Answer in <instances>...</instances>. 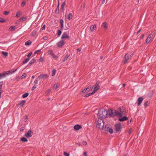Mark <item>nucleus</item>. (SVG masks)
<instances>
[{"instance_id":"nucleus-1","label":"nucleus","mask_w":156,"mask_h":156,"mask_svg":"<svg viewBox=\"0 0 156 156\" xmlns=\"http://www.w3.org/2000/svg\"><path fill=\"white\" fill-rule=\"evenodd\" d=\"M109 114L110 116H114L115 115L117 116L119 118L118 120L120 121H124L128 119V118L125 116H122V112H119L115 110L109 109L108 110Z\"/></svg>"},{"instance_id":"nucleus-2","label":"nucleus","mask_w":156,"mask_h":156,"mask_svg":"<svg viewBox=\"0 0 156 156\" xmlns=\"http://www.w3.org/2000/svg\"><path fill=\"white\" fill-rule=\"evenodd\" d=\"M100 88L99 86L98 85L97 83H96L94 87H93L91 90L92 91L91 93H89L85 95L84 97H88L90 95L93 94L96 91H97Z\"/></svg>"},{"instance_id":"nucleus-3","label":"nucleus","mask_w":156,"mask_h":156,"mask_svg":"<svg viewBox=\"0 0 156 156\" xmlns=\"http://www.w3.org/2000/svg\"><path fill=\"white\" fill-rule=\"evenodd\" d=\"M98 114L100 117L105 118L107 116V112L103 108H102L99 111Z\"/></svg>"},{"instance_id":"nucleus-4","label":"nucleus","mask_w":156,"mask_h":156,"mask_svg":"<svg viewBox=\"0 0 156 156\" xmlns=\"http://www.w3.org/2000/svg\"><path fill=\"white\" fill-rule=\"evenodd\" d=\"M104 125L103 121L101 119H98L97 122V127L101 129H103Z\"/></svg>"},{"instance_id":"nucleus-5","label":"nucleus","mask_w":156,"mask_h":156,"mask_svg":"<svg viewBox=\"0 0 156 156\" xmlns=\"http://www.w3.org/2000/svg\"><path fill=\"white\" fill-rule=\"evenodd\" d=\"M155 37L154 33L152 32L148 36L146 40V42L147 43H149L152 42Z\"/></svg>"},{"instance_id":"nucleus-6","label":"nucleus","mask_w":156,"mask_h":156,"mask_svg":"<svg viewBox=\"0 0 156 156\" xmlns=\"http://www.w3.org/2000/svg\"><path fill=\"white\" fill-rule=\"evenodd\" d=\"M115 130L116 132L119 131L122 128V126L120 123H116L115 125Z\"/></svg>"},{"instance_id":"nucleus-7","label":"nucleus","mask_w":156,"mask_h":156,"mask_svg":"<svg viewBox=\"0 0 156 156\" xmlns=\"http://www.w3.org/2000/svg\"><path fill=\"white\" fill-rule=\"evenodd\" d=\"M48 53L49 54L52 56L55 59H58V56L54 54L53 51L52 50H49L48 51Z\"/></svg>"},{"instance_id":"nucleus-8","label":"nucleus","mask_w":156,"mask_h":156,"mask_svg":"<svg viewBox=\"0 0 156 156\" xmlns=\"http://www.w3.org/2000/svg\"><path fill=\"white\" fill-rule=\"evenodd\" d=\"M33 133L32 131L30 129H29L27 133H26L25 134V136L27 138L31 137L32 136Z\"/></svg>"},{"instance_id":"nucleus-9","label":"nucleus","mask_w":156,"mask_h":156,"mask_svg":"<svg viewBox=\"0 0 156 156\" xmlns=\"http://www.w3.org/2000/svg\"><path fill=\"white\" fill-rule=\"evenodd\" d=\"M48 76L47 74L40 75L37 78V79H39V80L41 78H42L43 79H45L48 78Z\"/></svg>"},{"instance_id":"nucleus-10","label":"nucleus","mask_w":156,"mask_h":156,"mask_svg":"<svg viewBox=\"0 0 156 156\" xmlns=\"http://www.w3.org/2000/svg\"><path fill=\"white\" fill-rule=\"evenodd\" d=\"M64 41L62 40H61L59 41L58 43H57V44L58 47H61L64 45Z\"/></svg>"},{"instance_id":"nucleus-11","label":"nucleus","mask_w":156,"mask_h":156,"mask_svg":"<svg viewBox=\"0 0 156 156\" xmlns=\"http://www.w3.org/2000/svg\"><path fill=\"white\" fill-rule=\"evenodd\" d=\"M91 86H89L86 89H85L84 90H83L82 91V92L84 93L89 92L91 89Z\"/></svg>"},{"instance_id":"nucleus-12","label":"nucleus","mask_w":156,"mask_h":156,"mask_svg":"<svg viewBox=\"0 0 156 156\" xmlns=\"http://www.w3.org/2000/svg\"><path fill=\"white\" fill-rule=\"evenodd\" d=\"M17 69H16L15 71H12V70H10L7 71L6 72H4V73H5V76H6L7 75H8L10 74H12V73H14V72L16 71Z\"/></svg>"},{"instance_id":"nucleus-13","label":"nucleus","mask_w":156,"mask_h":156,"mask_svg":"<svg viewBox=\"0 0 156 156\" xmlns=\"http://www.w3.org/2000/svg\"><path fill=\"white\" fill-rule=\"evenodd\" d=\"M129 54H126L125 56L124 63H126L129 59Z\"/></svg>"},{"instance_id":"nucleus-14","label":"nucleus","mask_w":156,"mask_h":156,"mask_svg":"<svg viewBox=\"0 0 156 156\" xmlns=\"http://www.w3.org/2000/svg\"><path fill=\"white\" fill-rule=\"evenodd\" d=\"M143 100V98L141 97H139L138 100L137 101V104L138 106H139L141 104Z\"/></svg>"},{"instance_id":"nucleus-15","label":"nucleus","mask_w":156,"mask_h":156,"mask_svg":"<svg viewBox=\"0 0 156 156\" xmlns=\"http://www.w3.org/2000/svg\"><path fill=\"white\" fill-rule=\"evenodd\" d=\"M69 38V37L66 33H63L61 37V38L62 39H64Z\"/></svg>"},{"instance_id":"nucleus-16","label":"nucleus","mask_w":156,"mask_h":156,"mask_svg":"<svg viewBox=\"0 0 156 156\" xmlns=\"http://www.w3.org/2000/svg\"><path fill=\"white\" fill-rule=\"evenodd\" d=\"M81 128L82 127L81 126L78 124L75 125L74 127V129L76 130H79L81 129Z\"/></svg>"},{"instance_id":"nucleus-17","label":"nucleus","mask_w":156,"mask_h":156,"mask_svg":"<svg viewBox=\"0 0 156 156\" xmlns=\"http://www.w3.org/2000/svg\"><path fill=\"white\" fill-rule=\"evenodd\" d=\"M60 84L58 83H57L55 84L53 86V89L56 90L57 89L59 86Z\"/></svg>"},{"instance_id":"nucleus-18","label":"nucleus","mask_w":156,"mask_h":156,"mask_svg":"<svg viewBox=\"0 0 156 156\" xmlns=\"http://www.w3.org/2000/svg\"><path fill=\"white\" fill-rule=\"evenodd\" d=\"M96 28V25H92L91 26L90 28V30L91 31H93Z\"/></svg>"},{"instance_id":"nucleus-19","label":"nucleus","mask_w":156,"mask_h":156,"mask_svg":"<svg viewBox=\"0 0 156 156\" xmlns=\"http://www.w3.org/2000/svg\"><path fill=\"white\" fill-rule=\"evenodd\" d=\"M25 101H22L20 103L18 104V106L19 107H23V105L25 104Z\"/></svg>"},{"instance_id":"nucleus-20","label":"nucleus","mask_w":156,"mask_h":156,"mask_svg":"<svg viewBox=\"0 0 156 156\" xmlns=\"http://www.w3.org/2000/svg\"><path fill=\"white\" fill-rule=\"evenodd\" d=\"M15 27L13 26H11L9 29V30L10 31H12L15 30Z\"/></svg>"},{"instance_id":"nucleus-21","label":"nucleus","mask_w":156,"mask_h":156,"mask_svg":"<svg viewBox=\"0 0 156 156\" xmlns=\"http://www.w3.org/2000/svg\"><path fill=\"white\" fill-rule=\"evenodd\" d=\"M60 22L61 25V29H62L64 27V21L63 20L61 19L60 20Z\"/></svg>"},{"instance_id":"nucleus-22","label":"nucleus","mask_w":156,"mask_h":156,"mask_svg":"<svg viewBox=\"0 0 156 156\" xmlns=\"http://www.w3.org/2000/svg\"><path fill=\"white\" fill-rule=\"evenodd\" d=\"M66 5V3L65 2H64L61 5V9L62 10V11H63L64 9L65 8V6Z\"/></svg>"},{"instance_id":"nucleus-23","label":"nucleus","mask_w":156,"mask_h":156,"mask_svg":"<svg viewBox=\"0 0 156 156\" xmlns=\"http://www.w3.org/2000/svg\"><path fill=\"white\" fill-rule=\"evenodd\" d=\"M32 43V42L30 41H28L25 43V45L26 46L30 45Z\"/></svg>"},{"instance_id":"nucleus-24","label":"nucleus","mask_w":156,"mask_h":156,"mask_svg":"<svg viewBox=\"0 0 156 156\" xmlns=\"http://www.w3.org/2000/svg\"><path fill=\"white\" fill-rule=\"evenodd\" d=\"M102 27L104 28H106L107 27V24L106 23H104L102 24Z\"/></svg>"},{"instance_id":"nucleus-25","label":"nucleus","mask_w":156,"mask_h":156,"mask_svg":"<svg viewBox=\"0 0 156 156\" xmlns=\"http://www.w3.org/2000/svg\"><path fill=\"white\" fill-rule=\"evenodd\" d=\"M27 19V18L26 17H23L19 19V20H20L21 22H23L25 20Z\"/></svg>"},{"instance_id":"nucleus-26","label":"nucleus","mask_w":156,"mask_h":156,"mask_svg":"<svg viewBox=\"0 0 156 156\" xmlns=\"http://www.w3.org/2000/svg\"><path fill=\"white\" fill-rule=\"evenodd\" d=\"M21 141L25 142L27 141V140L26 138L24 137H23L21 138Z\"/></svg>"},{"instance_id":"nucleus-27","label":"nucleus","mask_w":156,"mask_h":156,"mask_svg":"<svg viewBox=\"0 0 156 156\" xmlns=\"http://www.w3.org/2000/svg\"><path fill=\"white\" fill-rule=\"evenodd\" d=\"M73 18V15L72 13H69V14L68 19L69 20H71Z\"/></svg>"},{"instance_id":"nucleus-28","label":"nucleus","mask_w":156,"mask_h":156,"mask_svg":"<svg viewBox=\"0 0 156 156\" xmlns=\"http://www.w3.org/2000/svg\"><path fill=\"white\" fill-rule=\"evenodd\" d=\"M2 53L5 57H7L8 55V53L6 52L2 51Z\"/></svg>"},{"instance_id":"nucleus-29","label":"nucleus","mask_w":156,"mask_h":156,"mask_svg":"<svg viewBox=\"0 0 156 156\" xmlns=\"http://www.w3.org/2000/svg\"><path fill=\"white\" fill-rule=\"evenodd\" d=\"M107 131H108L111 133H113V129L110 128H107Z\"/></svg>"},{"instance_id":"nucleus-30","label":"nucleus","mask_w":156,"mask_h":156,"mask_svg":"<svg viewBox=\"0 0 156 156\" xmlns=\"http://www.w3.org/2000/svg\"><path fill=\"white\" fill-rule=\"evenodd\" d=\"M28 95H29L28 93H25L23 95V96H22L23 98H26L28 96Z\"/></svg>"},{"instance_id":"nucleus-31","label":"nucleus","mask_w":156,"mask_h":156,"mask_svg":"<svg viewBox=\"0 0 156 156\" xmlns=\"http://www.w3.org/2000/svg\"><path fill=\"white\" fill-rule=\"evenodd\" d=\"M21 14V13L20 12H18L16 14V17L18 18L20 16Z\"/></svg>"},{"instance_id":"nucleus-32","label":"nucleus","mask_w":156,"mask_h":156,"mask_svg":"<svg viewBox=\"0 0 156 156\" xmlns=\"http://www.w3.org/2000/svg\"><path fill=\"white\" fill-rule=\"evenodd\" d=\"M29 60V58H27V59H25V60H24L23 61V64H25V63H27V62Z\"/></svg>"},{"instance_id":"nucleus-33","label":"nucleus","mask_w":156,"mask_h":156,"mask_svg":"<svg viewBox=\"0 0 156 156\" xmlns=\"http://www.w3.org/2000/svg\"><path fill=\"white\" fill-rule=\"evenodd\" d=\"M56 72V70L55 69H53L52 70V75L54 76L55 75Z\"/></svg>"},{"instance_id":"nucleus-34","label":"nucleus","mask_w":156,"mask_h":156,"mask_svg":"<svg viewBox=\"0 0 156 156\" xmlns=\"http://www.w3.org/2000/svg\"><path fill=\"white\" fill-rule=\"evenodd\" d=\"M0 75L1 76V78L4 77L5 76V73H4V72L2 73H0Z\"/></svg>"},{"instance_id":"nucleus-35","label":"nucleus","mask_w":156,"mask_h":156,"mask_svg":"<svg viewBox=\"0 0 156 156\" xmlns=\"http://www.w3.org/2000/svg\"><path fill=\"white\" fill-rule=\"evenodd\" d=\"M61 33H62V32L61 31V30H58L57 33V34L58 35V36H60L61 35Z\"/></svg>"},{"instance_id":"nucleus-36","label":"nucleus","mask_w":156,"mask_h":156,"mask_svg":"<svg viewBox=\"0 0 156 156\" xmlns=\"http://www.w3.org/2000/svg\"><path fill=\"white\" fill-rule=\"evenodd\" d=\"M27 76V74L25 73H23L21 76L22 78H24Z\"/></svg>"},{"instance_id":"nucleus-37","label":"nucleus","mask_w":156,"mask_h":156,"mask_svg":"<svg viewBox=\"0 0 156 156\" xmlns=\"http://www.w3.org/2000/svg\"><path fill=\"white\" fill-rule=\"evenodd\" d=\"M51 91V89H48L46 92L45 94H48Z\"/></svg>"},{"instance_id":"nucleus-38","label":"nucleus","mask_w":156,"mask_h":156,"mask_svg":"<svg viewBox=\"0 0 156 156\" xmlns=\"http://www.w3.org/2000/svg\"><path fill=\"white\" fill-rule=\"evenodd\" d=\"M35 60L34 59H32L30 62L29 64H31L34 63L35 61Z\"/></svg>"},{"instance_id":"nucleus-39","label":"nucleus","mask_w":156,"mask_h":156,"mask_svg":"<svg viewBox=\"0 0 156 156\" xmlns=\"http://www.w3.org/2000/svg\"><path fill=\"white\" fill-rule=\"evenodd\" d=\"M5 22V20L3 18H0V22L4 23Z\"/></svg>"},{"instance_id":"nucleus-40","label":"nucleus","mask_w":156,"mask_h":156,"mask_svg":"<svg viewBox=\"0 0 156 156\" xmlns=\"http://www.w3.org/2000/svg\"><path fill=\"white\" fill-rule=\"evenodd\" d=\"M150 104V102L149 101L146 102L145 103V106H148V105Z\"/></svg>"},{"instance_id":"nucleus-41","label":"nucleus","mask_w":156,"mask_h":156,"mask_svg":"<svg viewBox=\"0 0 156 156\" xmlns=\"http://www.w3.org/2000/svg\"><path fill=\"white\" fill-rule=\"evenodd\" d=\"M9 12L7 11H5L4 12V14L5 15H8L9 14Z\"/></svg>"},{"instance_id":"nucleus-42","label":"nucleus","mask_w":156,"mask_h":156,"mask_svg":"<svg viewBox=\"0 0 156 156\" xmlns=\"http://www.w3.org/2000/svg\"><path fill=\"white\" fill-rule=\"evenodd\" d=\"M26 3V2L25 1H23L21 4V6L23 7L25 5Z\"/></svg>"},{"instance_id":"nucleus-43","label":"nucleus","mask_w":156,"mask_h":156,"mask_svg":"<svg viewBox=\"0 0 156 156\" xmlns=\"http://www.w3.org/2000/svg\"><path fill=\"white\" fill-rule=\"evenodd\" d=\"M64 156H69V154L66 152H64Z\"/></svg>"},{"instance_id":"nucleus-44","label":"nucleus","mask_w":156,"mask_h":156,"mask_svg":"<svg viewBox=\"0 0 156 156\" xmlns=\"http://www.w3.org/2000/svg\"><path fill=\"white\" fill-rule=\"evenodd\" d=\"M44 61V59L42 58H41L39 59V62H43Z\"/></svg>"},{"instance_id":"nucleus-45","label":"nucleus","mask_w":156,"mask_h":156,"mask_svg":"<svg viewBox=\"0 0 156 156\" xmlns=\"http://www.w3.org/2000/svg\"><path fill=\"white\" fill-rule=\"evenodd\" d=\"M37 87V86L36 85H34L32 88V89H31V90H34V89H35V88H36Z\"/></svg>"},{"instance_id":"nucleus-46","label":"nucleus","mask_w":156,"mask_h":156,"mask_svg":"<svg viewBox=\"0 0 156 156\" xmlns=\"http://www.w3.org/2000/svg\"><path fill=\"white\" fill-rule=\"evenodd\" d=\"M24 121L25 122H26L27 121V119H28V117H27V115H25V116H24Z\"/></svg>"},{"instance_id":"nucleus-47","label":"nucleus","mask_w":156,"mask_h":156,"mask_svg":"<svg viewBox=\"0 0 156 156\" xmlns=\"http://www.w3.org/2000/svg\"><path fill=\"white\" fill-rule=\"evenodd\" d=\"M69 57V56H67V55H66L65 57L64 58V59L63 60V62H64Z\"/></svg>"},{"instance_id":"nucleus-48","label":"nucleus","mask_w":156,"mask_h":156,"mask_svg":"<svg viewBox=\"0 0 156 156\" xmlns=\"http://www.w3.org/2000/svg\"><path fill=\"white\" fill-rule=\"evenodd\" d=\"M3 85V82L2 81H1L0 82V89H1L2 86Z\"/></svg>"},{"instance_id":"nucleus-49","label":"nucleus","mask_w":156,"mask_h":156,"mask_svg":"<svg viewBox=\"0 0 156 156\" xmlns=\"http://www.w3.org/2000/svg\"><path fill=\"white\" fill-rule=\"evenodd\" d=\"M25 128L24 127H22L20 129V131L22 132L24 130Z\"/></svg>"},{"instance_id":"nucleus-50","label":"nucleus","mask_w":156,"mask_h":156,"mask_svg":"<svg viewBox=\"0 0 156 156\" xmlns=\"http://www.w3.org/2000/svg\"><path fill=\"white\" fill-rule=\"evenodd\" d=\"M43 39L44 40H47L48 39V38L47 36H45L43 37Z\"/></svg>"},{"instance_id":"nucleus-51","label":"nucleus","mask_w":156,"mask_h":156,"mask_svg":"<svg viewBox=\"0 0 156 156\" xmlns=\"http://www.w3.org/2000/svg\"><path fill=\"white\" fill-rule=\"evenodd\" d=\"M38 80L37 79L35 80L34 81V83L35 84H37L38 83Z\"/></svg>"},{"instance_id":"nucleus-52","label":"nucleus","mask_w":156,"mask_h":156,"mask_svg":"<svg viewBox=\"0 0 156 156\" xmlns=\"http://www.w3.org/2000/svg\"><path fill=\"white\" fill-rule=\"evenodd\" d=\"M41 49H40V50H37V51H35L34 52V54H36L38 52H40L41 51Z\"/></svg>"},{"instance_id":"nucleus-53","label":"nucleus","mask_w":156,"mask_h":156,"mask_svg":"<svg viewBox=\"0 0 156 156\" xmlns=\"http://www.w3.org/2000/svg\"><path fill=\"white\" fill-rule=\"evenodd\" d=\"M83 145H86L87 144V143L86 141H83Z\"/></svg>"},{"instance_id":"nucleus-54","label":"nucleus","mask_w":156,"mask_h":156,"mask_svg":"<svg viewBox=\"0 0 156 156\" xmlns=\"http://www.w3.org/2000/svg\"><path fill=\"white\" fill-rule=\"evenodd\" d=\"M32 54V52H30V53H29L27 55V56L28 57H30V56Z\"/></svg>"},{"instance_id":"nucleus-55","label":"nucleus","mask_w":156,"mask_h":156,"mask_svg":"<svg viewBox=\"0 0 156 156\" xmlns=\"http://www.w3.org/2000/svg\"><path fill=\"white\" fill-rule=\"evenodd\" d=\"M132 129H129V134H130L132 133Z\"/></svg>"},{"instance_id":"nucleus-56","label":"nucleus","mask_w":156,"mask_h":156,"mask_svg":"<svg viewBox=\"0 0 156 156\" xmlns=\"http://www.w3.org/2000/svg\"><path fill=\"white\" fill-rule=\"evenodd\" d=\"M83 155L84 156H87V152H84L83 153Z\"/></svg>"},{"instance_id":"nucleus-57","label":"nucleus","mask_w":156,"mask_h":156,"mask_svg":"<svg viewBox=\"0 0 156 156\" xmlns=\"http://www.w3.org/2000/svg\"><path fill=\"white\" fill-rule=\"evenodd\" d=\"M45 27H46V26H45V25H44L42 27V29H44V30H45Z\"/></svg>"},{"instance_id":"nucleus-58","label":"nucleus","mask_w":156,"mask_h":156,"mask_svg":"<svg viewBox=\"0 0 156 156\" xmlns=\"http://www.w3.org/2000/svg\"><path fill=\"white\" fill-rule=\"evenodd\" d=\"M82 6V7H83V8H85V5H84V4H83Z\"/></svg>"},{"instance_id":"nucleus-59","label":"nucleus","mask_w":156,"mask_h":156,"mask_svg":"<svg viewBox=\"0 0 156 156\" xmlns=\"http://www.w3.org/2000/svg\"><path fill=\"white\" fill-rule=\"evenodd\" d=\"M103 58V56H101L100 57V59H102Z\"/></svg>"},{"instance_id":"nucleus-60","label":"nucleus","mask_w":156,"mask_h":156,"mask_svg":"<svg viewBox=\"0 0 156 156\" xmlns=\"http://www.w3.org/2000/svg\"><path fill=\"white\" fill-rule=\"evenodd\" d=\"M125 86H126V84H123V87H125Z\"/></svg>"},{"instance_id":"nucleus-61","label":"nucleus","mask_w":156,"mask_h":156,"mask_svg":"<svg viewBox=\"0 0 156 156\" xmlns=\"http://www.w3.org/2000/svg\"><path fill=\"white\" fill-rule=\"evenodd\" d=\"M105 2V0H103V1H102V3H104Z\"/></svg>"},{"instance_id":"nucleus-62","label":"nucleus","mask_w":156,"mask_h":156,"mask_svg":"<svg viewBox=\"0 0 156 156\" xmlns=\"http://www.w3.org/2000/svg\"><path fill=\"white\" fill-rule=\"evenodd\" d=\"M32 77V78L33 79H34V76H33Z\"/></svg>"},{"instance_id":"nucleus-63","label":"nucleus","mask_w":156,"mask_h":156,"mask_svg":"<svg viewBox=\"0 0 156 156\" xmlns=\"http://www.w3.org/2000/svg\"><path fill=\"white\" fill-rule=\"evenodd\" d=\"M140 30L137 33H139L140 32Z\"/></svg>"},{"instance_id":"nucleus-64","label":"nucleus","mask_w":156,"mask_h":156,"mask_svg":"<svg viewBox=\"0 0 156 156\" xmlns=\"http://www.w3.org/2000/svg\"><path fill=\"white\" fill-rule=\"evenodd\" d=\"M46 156H50L48 154V155H46Z\"/></svg>"}]
</instances>
